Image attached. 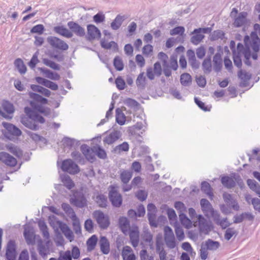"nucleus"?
<instances>
[{"instance_id":"obj_53","label":"nucleus","mask_w":260,"mask_h":260,"mask_svg":"<svg viewBox=\"0 0 260 260\" xmlns=\"http://www.w3.org/2000/svg\"><path fill=\"white\" fill-rule=\"evenodd\" d=\"M113 64L115 69L119 71H122L124 68V64L121 58L118 56L114 59Z\"/></svg>"},{"instance_id":"obj_10","label":"nucleus","mask_w":260,"mask_h":260,"mask_svg":"<svg viewBox=\"0 0 260 260\" xmlns=\"http://www.w3.org/2000/svg\"><path fill=\"white\" fill-rule=\"evenodd\" d=\"M6 256L7 260H15L16 257V245L14 241H10L7 246Z\"/></svg>"},{"instance_id":"obj_25","label":"nucleus","mask_w":260,"mask_h":260,"mask_svg":"<svg viewBox=\"0 0 260 260\" xmlns=\"http://www.w3.org/2000/svg\"><path fill=\"white\" fill-rule=\"evenodd\" d=\"M6 150L15 155L16 157L20 158L22 156V151L17 146L12 143H9L5 146Z\"/></svg>"},{"instance_id":"obj_56","label":"nucleus","mask_w":260,"mask_h":260,"mask_svg":"<svg viewBox=\"0 0 260 260\" xmlns=\"http://www.w3.org/2000/svg\"><path fill=\"white\" fill-rule=\"evenodd\" d=\"M143 240L147 243L150 244L152 240V235L149 231L148 229L144 228L143 230V233L141 235Z\"/></svg>"},{"instance_id":"obj_40","label":"nucleus","mask_w":260,"mask_h":260,"mask_svg":"<svg viewBox=\"0 0 260 260\" xmlns=\"http://www.w3.org/2000/svg\"><path fill=\"white\" fill-rule=\"evenodd\" d=\"M197 218L200 230L201 231H207L209 229V226L206 219L201 215H199Z\"/></svg>"},{"instance_id":"obj_29","label":"nucleus","mask_w":260,"mask_h":260,"mask_svg":"<svg viewBox=\"0 0 260 260\" xmlns=\"http://www.w3.org/2000/svg\"><path fill=\"white\" fill-rule=\"evenodd\" d=\"M247 13L242 12L240 13L237 17L235 18L234 25L236 27H240L246 22Z\"/></svg>"},{"instance_id":"obj_49","label":"nucleus","mask_w":260,"mask_h":260,"mask_svg":"<svg viewBox=\"0 0 260 260\" xmlns=\"http://www.w3.org/2000/svg\"><path fill=\"white\" fill-rule=\"evenodd\" d=\"M14 64L21 74H24L26 72V68L21 59H16L14 62Z\"/></svg>"},{"instance_id":"obj_17","label":"nucleus","mask_w":260,"mask_h":260,"mask_svg":"<svg viewBox=\"0 0 260 260\" xmlns=\"http://www.w3.org/2000/svg\"><path fill=\"white\" fill-rule=\"evenodd\" d=\"M123 260H136V256L132 248L129 246H124L121 251Z\"/></svg>"},{"instance_id":"obj_21","label":"nucleus","mask_w":260,"mask_h":260,"mask_svg":"<svg viewBox=\"0 0 260 260\" xmlns=\"http://www.w3.org/2000/svg\"><path fill=\"white\" fill-rule=\"evenodd\" d=\"M241 49H243V46L240 43L237 45L238 53L235 51H233V60L234 64L238 68H240L242 66L241 56Z\"/></svg>"},{"instance_id":"obj_51","label":"nucleus","mask_w":260,"mask_h":260,"mask_svg":"<svg viewBox=\"0 0 260 260\" xmlns=\"http://www.w3.org/2000/svg\"><path fill=\"white\" fill-rule=\"evenodd\" d=\"M95 155H96L99 158L105 159L107 157V154L104 149L100 146H93Z\"/></svg>"},{"instance_id":"obj_64","label":"nucleus","mask_w":260,"mask_h":260,"mask_svg":"<svg viewBox=\"0 0 260 260\" xmlns=\"http://www.w3.org/2000/svg\"><path fill=\"white\" fill-rule=\"evenodd\" d=\"M59 260H72L71 253L70 250H67L64 252L60 253Z\"/></svg>"},{"instance_id":"obj_7","label":"nucleus","mask_w":260,"mask_h":260,"mask_svg":"<svg viewBox=\"0 0 260 260\" xmlns=\"http://www.w3.org/2000/svg\"><path fill=\"white\" fill-rule=\"evenodd\" d=\"M254 31L251 34V47L255 52L259 51V45L260 39L257 36H260V25L258 24H255L254 25Z\"/></svg>"},{"instance_id":"obj_27","label":"nucleus","mask_w":260,"mask_h":260,"mask_svg":"<svg viewBox=\"0 0 260 260\" xmlns=\"http://www.w3.org/2000/svg\"><path fill=\"white\" fill-rule=\"evenodd\" d=\"M7 166L14 167L17 164V160L9 153L4 152L3 159L1 160Z\"/></svg>"},{"instance_id":"obj_23","label":"nucleus","mask_w":260,"mask_h":260,"mask_svg":"<svg viewBox=\"0 0 260 260\" xmlns=\"http://www.w3.org/2000/svg\"><path fill=\"white\" fill-rule=\"evenodd\" d=\"M54 30L56 33L67 38H71L73 36L72 32L62 25L54 27Z\"/></svg>"},{"instance_id":"obj_48","label":"nucleus","mask_w":260,"mask_h":260,"mask_svg":"<svg viewBox=\"0 0 260 260\" xmlns=\"http://www.w3.org/2000/svg\"><path fill=\"white\" fill-rule=\"evenodd\" d=\"M202 67L205 74H209L212 71L211 58H208L204 60L202 63Z\"/></svg>"},{"instance_id":"obj_32","label":"nucleus","mask_w":260,"mask_h":260,"mask_svg":"<svg viewBox=\"0 0 260 260\" xmlns=\"http://www.w3.org/2000/svg\"><path fill=\"white\" fill-rule=\"evenodd\" d=\"M214 70L215 72H218L222 67V59L219 53H217L213 57Z\"/></svg>"},{"instance_id":"obj_57","label":"nucleus","mask_w":260,"mask_h":260,"mask_svg":"<svg viewBox=\"0 0 260 260\" xmlns=\"http://www.w3.org/2000/svg\"><path fill=\"white\" fill-rule=\"evenodd\" d=\"M43 62L46 66L51 68V69L55 70H59L60 67L59 65L55 63V62L47 59L44 58L43 59Z\"/></svg>"},{"instance_id":"obj_15","label":"nucleus","mask_w":260,"mask_h":260,"mask_svg":"<svg viewBox=\"0 0 260 260\" xmlns=\"http://www.w3.org/2000/svg\"><path fill=\"white\" fill-rule=\"evenodd\" d=\"M3 126L6 128L8 133L12 136L19 137L22 134L21 130L15 125L8 122H3Z\"/></svg>"},{"instance_id":"obj_58","label":"nucleus","mask_w":260,"mask_h":260,"mask_svg":"<svg viewBox=\"0 0 260 260\" xmlns=\"http://www.w3.org/2000/svg\"><path fill=\"white\" fill-rule=\"evenodd\" d=\"M140 260H154V256L149 254L146 249H142L140 251Z\"/></svg>"},{"instance_id":"obj_22","label":"nucleus","mask_w":260,"mask_h":260,"mask_svg":"<svg viewBox=\"0 0 260 260\" xmlns=\"http://www.w3.org/2000/svg\"><path fill=\"white\" fill-rule=\"evenodd\" d=\"M99 245L102 252L108 254L110 252V243L106 237L101 236L99 241Z\"/></svg>"},{"instance_id":"obj_6","label":"nucleus","mask_w":260,"mask_h":260,"mask_svg":"<svg viewBox=\"0 0 260 260\" xmlns=\"http://www.w3.org/2000/svg\"><path fill=\"white\" fill-rule=\"evenodd\" d=\"M47 41L54 48L62 51L67 50L69 48V45L64 41L57 37H49L47 38Z\"/></svg>"},{"instance_id":"obj_13","label":"nucleus","mask_w":260,"mask_h":260,"mask_svg":"<svg viewBox=\"0 0 260 260\" xmlns=\"http://www.w3.org/2000/svg\"><path fill=\"white\" fill-rule=\"evenodd\" d=\"M14 112L13 105L9 102H5L2 107H0V114L6 118H11L12 117L9 115L13 114Z\"/></svg>"},{"instance_id":"obj_18","label":"nucleus","mask_w":260,"mask_h":260,"mask_svg":"<svg viewBox=\"0 0 260 260\" xmlns=\"http://www.w3.org/2000/svg\"><path fill=\"white\" fill-rule=\"evenodd\" d=\"M200 204L202 210L205 215L207 217H209L210 214H211V213L214 210L212 205L207 199H202L201 200Z\"/></svg>"},{"instance_id":"obj_59","label":"nucleus","mask_w":260,"mask_h":260,"mask_svg":"<svg viewBox=\"0 0 260 260\" xmlns=\"http://www.w3.org/2000/svg\"><path fill=\"white\" fill-rule=\"evenodd\" d=\"M238 77L242 81L246 82L251 78V74L249 73L240 70L238 73Z\"/></svg>"},{"instance_id":"obj_61","label":"nucleus","mask_w":260,"mask_h":260,"mask_svg":"<svg viewBox=\"0 0 260 260\" xmlns=\"http://www.w3.org/2000/svg\"><path fill=\"white\" fill-rule=\"evenodd\" d=\"M39 52L37 51L32 56L31 59L28 63V66L31 69H34L36 64L38 63L39 60L38 58Z\"/></svg>"},{"instance_id":"obj_54","label":"nucleus","mask_w":260,"mask_h":260,"mask_svg":"<svg viewBox=\"0 0 260 260\" xmlns=\"http://www.w3.org/2000/svg\"><path fill=\"white\" fill-rule=\"evenodd\" d=\"M38 249L40 255L43 258H45L49 254V249L42 243L38 244Z\"/></svg>"},{"instance_id":"obj_50","label":"nucleus","mask_w":260,"mask_h":260,"mask_svg":"<svg viewBox=\"0 0 260 260\" xmlns=\"http://www.w3.org/2000/svg\"><path fill=\"white\" fill-rule=\"evenodd\" d=\"M61 179L64 185L68 189H71L74 187V184L69 176L62 175L61 176Z\"/></svg>"},{"instance_id":"obj_43","label":"nucleus","mask_w":260,"mask_h":260,"mask_svg":"<svg viewBox=\"0 0 260 260\" xmlns=\"http://www.w3.org/2000/svg\"><path fill=\"white\" fill-rule=\"evenodd\" d=\"M136 83L139 88L143 89L146 84V77L144 72L140 73L136 81Z\"/></svg>"},{"instance_id":"obj_26","label":"nucleus","mask_w":260,"mask_h":260,"mask_svg":"<svg viewBox=\"0 0 260 260\" xmlns=\"http://www.w3.org/2000/svg\"><path fill=\"white\" fill-rule=\"evenodd\" d=\"M24 236L28 245H34L35 243V235L32 229L25 228Z\"/></svg>"},{"instance_id":"obj_30","label":"nucleus","mask_w":260,"mask_h":260,"mask_svg":"<svg viewBox=\"0 0 260 260\" xmlns=\"http://www.w3.org/2000/svg\"><path fill=\"white\" fill-rule=\"evenodd\" d=\"M39 70L45 75L46 77L50 79L58 80L60 78V75L58 73L53 72L47 69L40 68Z\"/></svg>"},{"instance_id":"obj_33","label":"nucleus","mask_w":260,"mask_h":260,"mask_svg":"<svg viewBox=\"0 0 260 260\" xmlns=\"http://www.w3.org/2000/svg\"><path fill=\"white\" fill-rule=\"evenodd\" d=\"M101 45L102 48L106 49H112L114 51H118V45L114 41L108 42L105 40H102Z\"/></svg>"},{"instance_id":"obj_5","label":"nucleus","mask_w":260,"mask_h":260,"mask_svg":"<svg viewBox=\"0 0 260 260\" xmlns=\"http://www.w3.org/2000/svg\"><path fill=\"white\" fill-rule=\"evenodd\" d=\"M61 168L63 171L67 172L71 174H75L79 172L78 165L71 159L63 160Z\"/></svg>"},{"instance_id":"obj_37","label":"nucleus","mask_w":260,"mask_h":260,"mask_svg":"<svg viewBox=\"0 0 260 260\" xmlns=\"http://www.w3.org/2000/svg\"><path fill=\"white\" fill-rule=\"evenodd\" d=\"M94 199L99 207L101 208H105L107 206V198L105 196L101 194H98Z\"/></svg>"},{"instance_id":"obj_46","label":"nucleus","mask_w":260,"mask_h":260,"mask_svg":"<svg viewBox=\"0 0 260 260\" xmlns=\"http://www.w3.org/2000/svg\"><path fill=\"white\" fill-rule=\"evenodd\" d=\"M175 231L177 238V239L179 241H182L185 236L184 233L182 228L179 225V223L175 222L174 224Z\"/></svg>"},{"instance_id":"obj_8","label":"nucleus","mask_w":260,"mask_h":260,"mask_svg":"<svg viewBox=\"0 0 260 260\" xmlns=\"http://www.w3.org/2000/svg\"><path fill=\"white\" fill-rule=\"evenodd\" d=\"M122 135L120 131L114 129L106 135L104 138L103 142L105 144L112 145L119 140Z\"/></svg>"},{"instance_id":"obj_41","label":"nucleus","mask_w":260,"mask_h":260,"mask_svg":"<svg viewBox=\"0 0 260 260\" xmlns=\"http://www.w3.org/2000/svg\"><path fill=\"white\" fill-rule=\"evenodd\" d=\"M71 203L79 208L83 207L86 205V200L83 197L75 199L72 198Z\"/></svg>"},{"instance_id":"obj_2","label":"nucleus","mask_w":260,"mask_h":260,"mask_svg":"<svg viewBox=\"0 0 260 260\" xmlns=\"http://www.w3.org/2000/svg\"><path fill=\"white\" fill-rule=\"evenodd\" d=\"M93 215L101 229H106L109 226L110 220L108 215L100 210H96L94 211Z\"/></svg>"},{"instance_id":"obj_38","label":"nucleus","mask_w":260,"mask_h":260,"mask_svg":"<svg viewBox=\"0 0 260 260\" xmlns=\"http://www.w3.org/2000/svg\"><path fill=\"white\" fill-rule=\"evenodd\" d=\"M208 250L214 251L217 249L219 247V243L217 241H214L211 239H208L204 244H203Z\"/></svg>"},{"instance_id":"obj_19","label":"nucleus","mask_w":260,"mask_h":260,"mask_svg":"<svg viewBox=\"0 0 260 260\" xmlns=\"http://www.w3.org/2000/svg\"><path fill=\"white\" fill-rule=\"evenodd\" d=\"M59 228L64 234L65 237L70 241L72 242L74 239V236L73 232L70 228L63 222H58Z\"/></svg>"},{"instance_id":"obj_52","label":"nucleus","mask_w":260,"mask_h":260,"mask_svg":"<svg viewBox=\"0 0 260 260\" xmlns=\"http://www.w3.org/2000/svg\"><path fill=\"white\" fill-rule=\"evenodd\" d=\"M98 238L95 235H92L87 241V248L89 251L92 250L97 243Z\"/></svg>"},{"instance_id":"obj_14","label":"nucleus","mask_w":260,"mask_h":260,"mask_svg":"<svg viewBox=\"0 0 260 260\" xmlns=\"http://www.w3.org/2000/svg\"><path fill=\"white\" fill-rule=\"evenodd\" d=\"M81 150L88 160L93 162L95 160V152L93 147L90 148L87 145H82L81 147Z\"/></svg>"},{"instance_id":"obj_20","label":"nucleus","mask_w":260,"mask_h":260,"mask_svg":"<svg viewBox=\"0 0 260 260\" xmlns=\"http://www.w3.org/2000/svg\"><path fill=\"white\" fill-rule=\"evenodd\" d=\"M21 122L26 127L32 130H37L39 128L38 125L35 122L34 119L30 117L23 116L21 118Z\"/></svg>"},{"instance_id":"obj_16","label":"nucleus","mask_w":260,"mask_h":260,"mask_svg":"<svg viewBox=\"0 0 260 260\" xmlns=\"http://www.w3.org/2000/svg\"><path fill=\"white\" fill-rule=\"evenodd\" d=\"M244 43L246 46V48L244 49L243 51L242 52L245 58L244 63L249 66L251 65V63L249 61V59L251 57V52L250 50V47L248 44V43L250 42V38L249 36H246L244 38Z\"/></svg>"},{"instance_id":"obj_44","label":"nucleus","mask_w":260,"mask_h":260,"mask_svg":"<svg viewBox=\"0 0 260 260\" xmlns=\"http://www.w3.org/2000/svg\"><path fill=\"white\" fill-rule=\"evenodd\" d=\"M179 218L181 223L187 229H189L192 226L191 221L186 216L184 213L179 214Z\"/></svg>"},{"instance_id":"obj_62","label":"nucleus","mask_w":260,"mask_h":260,"mask_svg":"<svg viewBox=\"0 0 260 260\" xmlns=\"http://www.w3.org/2000/svg\"><path fill=\"white\" fill-rule=\"evenodd\" d=\"M44 30V26L42 24H38L34 26L30 30L31 33H37L42 35Z\"/></svg>"},{"instance_id":"obj_60","label":"nucleus","mask_w":260,"mask_h":260,"mask_svg":"<svg viewBox=\"0 0 260 260\" xmlns=\"http://www.w3.org/2000/svg\"><path fill=\"white\" fill-rule=\"evenodd\" d=\"M72 221L73 229L76 234H81V225L79 219L77 218Z\"/></svg>"},{"instance_id":"obj_35","label":"nucleus","mask_w":260,"mask_h":260,"mask_svg":"<svg viewBox=\"0 0 260 260\" xmlns=\"http://www.w3.org/2000/svg\"><path fill=\"white\" fill-rule=\"evenodd\" d=\"M132 177V172L130 171L122 170L120 171V178L122 182L127 184Z\"/></svg>"},{"instance_id":"obj_11","label":"nucleus","mask_w":260,"mask_h":260,"mask_svg":"<svg viewBox=\"0 0 260 260\" xmlns=\"http://www.w3.org/2000/svg\"><path fill=\"white\" fill-rule=\"evenodd\" d=\"M67 25L73 34L74 33L76 35L80 37L84 36L85 34L84 28L77 23L69 21Z\"/></svg>"},{"instance_id":"obj_36","label":"nucleus","mask_w":260,"mask_h":260,"mask_svg":"<svg viewBox=\"0 0 260 260\" xmlns=\"http://www.w3.org/2000/svg\"><path fill=\"white\" fill-rule=\"evenodd\" d=\"M124 20V16L118 15L111 23V27L113 30H117L121 26Z\"/></svg>"},{"instance_id":"obj_55","label":"nucleus","mask_w":260,"mask_h":260,"mask_svg":"<svg viewBox=\"0 0 260 260\" xmlns=\"http://www.w3.org/2000/svg\"><path fill=\"white\" fill-rule=\"evenodd\" d=\"M201 189L209 197H211L213 196V193L211 191L210 185L208 182L204 181L202 183Z\"/></svg>"},{"instance_id":"obj_42","label":"nucleus","mask_w":260,"mask_h":260,"mask_svg":"<svg viewBox=\"0 0 260 260\" xmlns=\"http://www.w3.org/2000/svg\"><path fill=\"white\" fill-rule=\"evenodd\" d=\"M191 77L188 73H184L181 75L180 82L183 86H188L191 84Z\"/></svg>"},{"instance_id":"obj_47","label":"nucleus","mask_w":260,"mask_h":260,"mask_svg":"<svg viewBox=\"0 0 260 260\" xmlns=\"http://www.w3.org/2000/svg\"><path fill=\"white\" fill-rule=\"evenodd\" d=\"M28 94H29V97L31 99H33L36 102L40 103L41 104H46L47 103V102H48L47 99H46L44 98H43L42 96H41L40 95H39L38 94H37V93H35L34 92H29Z\"/></svg>"},{"instance_id":"obj_12","label":"nucleus","mask_w":260,"mask_h":260,"mask_svg":"<svg viewBox=\"0 0 260 260\" xmlns=\"http://www.w3.org/2000/svg\"><path fill=\"white\" fill-rule=\"evenodd\" d=\"M223 199L227 206L232 208L235 211H238L240 206L236 199H234L231 194L224 192L223 194Z\"/></svg>"},{"instance_id":"obj_34","label":"nucleus","mask_w":260,"mask_h":260,"mask_svg":"<svg viewBox=\"0 0 260 260\" xmlns=\"http://www.w3.org/2000/svg\"><path fill=\"white\" fill-rule=\"evenodd\" d=\"M221 181L223 185L228 188H232L236 185V182L234 179L229 176H224L222 177Z\"/></svg>"},{"instance_id":"obj_1","label":"nucleus","mask_w":260,"mask_h":260,"mask_svg":"<svg viewBox=\"0 0 260 260\" xmlns=\"http://www.w3.org/2000/svg\"><path fill=\"white\" fill-rule=\"evenodd\" d=\"M211 28L210 27L199 28L193 30L191 32L193 36L190 39V42L194 45H198L205 38L204 34L210 33Z\"/></svg>"},{"instance_id":"obj_28","label":"nucleus","mask_w":260,"mask_h":260,"mask_svg":"<svg viewBox=\"0 0 260 260\" xmlns=\"http://www.w3.org/2000/svg\"><path fill=\"white\" fill-rule=\"evenodd\" d=\"M87 32L90 38L92 39L99 38L101 37L100 30L94 25L89 24L87 26Z\"/></svg>"},{"instance_id":"obj_3","label":"nucleus","mask_w":260,"mask_h":260,"mask_svg":"<svg viewBox=\"0 0 260 260\" xmlns=\"http://www.w3.org/2000/svg\"><path fill=\"white\" fill-rule=\"evenodd\" d=\"M164 239L167 246L170 249H174L177 245L173 230L168 226L164 228Z\"/></svg>"},{"instance_id":"obj_9","label":"nucleus","mask_w":260,"mask_h":260,"mask_svg":"<svg viewBox=\"0 0 260 260\" xmlns=\"http://www.w3.org/2000/svg\"><path fill=\"white\" fill-rule=\"evenodd\" d=\"M127 234H129L132 245L134 248L137 247L139 244V231L138 228L137 226H133Z\"/></svg>"},{"instance_id":"obj_39","label":"nucleus","mask_w":260,"mask_h":260,"mask_svg":"<svg viewBox=\"0 0 260 260\" xmlns=\"http://www.w3.org/2000/svg\"><path fill=\"white\" fill-rule=\"evenodd\" d=\"M129 144L126 142L116 146L113 149L114 153L120 154L124 152H127L129 150Z\"/></svg>"},{"instance_id":"obj_24","label":"nucleus","mask_w":260,"mask_h":260,"mask_svg":"<svg viewBox=\"0 0 260 260\" xmlns=\"http://www.w3.org/2000/svg\"><path fill=\"white\" fill-rule=\"evenodd\" d=\"M119 227L123 234L127 235L131 229L128 220L125 217H120L119 219Z\"/></svg>"},{"instance_id":"obj_63","label":"nucleus","mask_w":260,"mask_h":260,"mask_svg":"<svg viewBox=\"0 0 260 260\" xmlns=\"http://www.w3.org/2000/svg\"><path fill=\"white\" fill-rule=\"evenodd\" d=\"M181 247L184 250L188 252L190 255H192L193 253L195 254L193 252V248L189 242H185L183 243L182 244Z\"/></svg>"},{"instance_id":"obj_31","label":"nucleus","mask_w":260,"mask_h":260,"mask_svg":"<svg viewBox=\"0 0 260 260\" xmlns=\"http://www.w3.org/2000/svg\"><path fill=\"white\" fill-rule=\"evenodd\" d=\"M61 207L63 210L65 212L67 216L71 218L72 220L77 218L74 210L71 207V206L67 203H62Z\"/></svg>"},{"instance_id":"obj_4","label":"nucleus","mask_w":260,"mask_h":260,"mask_svg":"<svg viewBox=\"0 0 260 260\" xmlns=\"http://www.w3.org/2000/svg\"><path fill=\"white\" fill-rule=\"evenodd\" d=\"M109 199L112 205L115 207H119L122 204V197L118 192L117 187L114 185L110 186L109 188Z\"/></svg>"},{"instance_id":"obj_45","label":"nucleus","mask_w":260,"mask_h":260,"mask_svg":"<svg viewBox=\"0 0 260 260\" xmlns=\"http://www.w3.org/2000/svg\"><path fill=\"white\" fill-rule=\"evenodd\" d=\"M116 122L121 125L124 124L126 120V117L124 113L119 109H117L116 110Z\"/></svg>"}]
</instances>
